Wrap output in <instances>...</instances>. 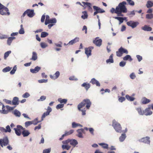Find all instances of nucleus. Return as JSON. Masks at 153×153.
Wrapping results in <instances>:
<instances>
[{
    "label": "nucleus",
    "mask_w": 153,
    "mask_h": 153,
    "mask_svg": "<svg viewBox=\"0 0 153 153\" xmlns=\"http://www.w3.org/2000/svg\"><path fill=\"white\" fill-rule=\"evenodd\" d=\"M20 27H21V28L19 31V33L20 34H23L25 33V31L24 30V29L23 28L22 25H20Z\"/></svg>",
    "instance_id": "09e8293b"
},
{
    "label": "nucleus",
    "mask_w": 153,
    "mask_h": 153,
    "mask_svg": "<svg viewBox=\"0 0 153 153\" xmlns=\"http://www.w3.org/2000/svg\"><path fill=\"white\" fill-rule=\"evenodd\" d=\"M113 54H112L109 56V58L108 59H107L106 60V62L107 63H113L114 62V60L113 59Z\"/></svg>",
    "instance_id": "bb28decb"
},
{
    "label": "nucleus",
    "mask_w": 153,
    "mask_h": 153,
    "mask_svg": "<svg viewBox=\"0 0 153 153\" xmlns=\"http://www.w3.org/2000/svg\"><path fill=\"white\" fill-rule=\"evenodd\" d=\"M41 69V68L38 66H36L34 69H31L30 71L33 73H36Z\"/></svg>",
    "instance_id": "6ab92c4d"
},
{
    "label": "nucleus",
    "mask_w": 153,
    "mask_h": 153,
    "mask_svg": "<svg viewBox=\"0 0 153 153\" xmlns=\"http://www.w3.org/2000/svg\"><path fill=\"white\" fill-rule=\"evenodd\" d=\"M126 24L128 26L131 27L133 28L136 27L139 24L138 22H134L132 21L127 22Z\"/></svg>",
    "instance_id": "9d476101"
},
{
    "label": "nucleus",
    "mask_w": 153,
    "mask_h": 153,
    "mask_svg": "<svg viewBox=\"0 0 153 153\" xmlns=\"http://www.w3.org/2000/svg\"><path fill=\"white\" fill-rule=\"evenodd\" d=\"M60 73L59 71H57L53 75H50L51 78L52 79H57L59 76Z\"/></svg>",
    "instance_id": "dca6fc26"
},
{
    "label": "nucleus",
    "mask_w": 153,
    "mask_h": 153,
    "mask_svg": "<svg viewBox=\"0 0 153 153\" xmlns=\"http://www.w3.org/2000/svg\"><path fill=\"white\" fill-rule=\"evenodd\" d=\"M2 8H0V14L2 15H9L10 14L8 9L3 5Z\"/></svg>",
    "instance_id": "6e6552de"
},
{
    "label": "nucleus",
    "mask_w": 153,
    "mask_h": 153,
    "mask_svg": "<svg viewBox=\"0 0 153 153\" xmlns=\"http://www.w3.org/2000/svg\"><path fill=\"white\" fill-rule=\"evenodd\" d=\"M82 13L83 14L81 16L82 18L84 19H87L88 17V16L87 11H82Z\"/></svg>",
    "instance_id": "2f4dec72"
},
{
    "label": "nucleus",
    "mask_w": 153,
    "mask_h": 153,
    "mask_svg": "<svg viewBox=\"0 0 153 153\" xmlns=\"http://www.w3.org/2000/svg\"><path fill=\"white\" fill-rule=\"evenodd\" d=\"M46 98V97L44 96H41L39 99L38 100V101H43L45 100Z\"/></svg>",
    "instance_id": "338daca9"
},
{
    "label": "nucleus",
    "mask_w": 153,
    "mask_h": 153,
    "mask_svg": "<svg viewBox=\"0 0 153 153\" xmlns=\"http://www.w3.org/2000/svg\"><path fill=\"white\" fill-rule=\"evenodd\" d=\"M71 146L68 145H63L62 146V148L63 149L69 150L71 148Z\"/></svg>",
    "instance_id": "e433bc0d"
},
{
    "label": "nucleus",
    "mask_w": 153,
    "mask_h": 153,
    "mask_svg": "<svg viewBox=\"0 0 153 153\" xmlns=\"http://www.w3.org/2000/svg\"><path fill=\"white\" fill-rule=\"evenodd\" d=\"M127 2L131 6H133L134 4V1L131 0H126Z\"/></svg>",
    "instance_id": "e2e57ef3"
},
{
    "label": "nucleus",
    "mask_w": 153,
    "mask_h": 153,
    "mask_svg": "<svg viewBox=\"0 0 153 153\" xmlns=\"http://www.w3.org/2000/svg\"><path fill=\"white\" fill-rule=\"evenodd\" d=\"M142 29L144 31H151L152 30L151 27H149L147 25H145L143 27H142Z\"/></svg>",
    "instance_id": "5701e85b"
},
{
    "label": "nucleus",
    "mask_w": 153,
    "mask_h": 153,
    "mask_svg": "<svg viewBox=\"0 0 153 153\" xmlns=\"http://www.w3.org/2000/svg\"><path fill=\"white\" fill-rule=\"evenodd\" d=\"M150 100L148 99L145 97H143L142 99L141 102L142 104H146L150 102Z\"/></svg>",
    "instance_id": "a211bd4d"
},
{
    "label": "nucleus",
    "mask_w": 153,
    "mask_h": 153,
    "mask_svg": "<svg viewBox=\"0 0 153 153\" xmlns=\"http://www.w3.org/2000/svg\"><path fill=\"white\" fill-rule=\"evenodd\" d=\"M141 142L146 143L149 144L150 142L149 138V137H146L142 138L141 140Z\"/></svg>",
    "instance_id": "412c9836"
},
{
    "label": "nucleus",
    "mask_w": 153,
    "mask_h": 153,
    "mask_svg": "<svg viewBox=\"0 0 153 153\" xmlns=\"http://www.w3.org/2000/svg\"><path fill=\"white\" fill-rule=\"evenodd\" d=\"M90 82L93 85L95 84L97 86H100V84L99 81L96 80L94 78L92 79Z\"/></svg>",
    "instance_id": "f3484780"
},
{
    "label": "nucleus",
    "mask_w": 153,
    "mask_h": 153,
    "mask_svg": "<svg viewBox=\"0 0 153 153\" xmlns=\"http://www.w3.org/2000/svg\"><path fill=\"white\" fill-rule=\"evenodd\" d=\"M123 59L124 60H128L130 62H131L132 60L133 59L129 55H126V56L123 58Z\"/></svg>",
    "instance_id": "7c9ffc66"
},
{
    "label": "nucleus",
    "mask_w": 153,
    "mask_h": 153,
    "mask_svg": "<svg viewBox=\"0 0 153 153\" xmlns=\"http://www.w3.org/2000/svg\"><path fill=\"white\" fill-rule=\"evenodd\" d=\"M33 55L32 58L30 59L31 60L34 61L36 60L37 59V53L35 52H33L32 53Z\"/></svg>",
    "instance_id": "72a5a7b5"
},
{
    "label": "nucleus",
    "mask_w": 153,
    "mask_h": 153,
    "mask_svg": "<svg viewBox=\"0 0 153 153\" xmlns=\"http://www.w3.org/2000/svg\"><path fill=\"white\" fill-rule=\"evenodd\" d=\"M82 3L84 4V5H86L88 7V10L90 11H92V8L91 7V4L89 2H85L83 1L82 2Z\"/></svg>",
    "instance_id": "a878e982"
},
{
    "label": "nucleus",
    "mask_w": 153,
    "mask_h": 153,
    "mask_svg": "<svg viewBox=\"0 0 153 153\" xmlns=\"http://www.w3.org/2000/svg\"><path fill=\"white\" fill-rule=\"evenodd\" d=\"M120 49V51H121L122 54L123 53H125L127 54L128 53V52L126 49L123 48L122 47H121Z\"/></svg>",
    "instance_id": "c03bdc74"
},
{
    "label": "nucleus",
    "mask_w": 153,
    "mask_h": 153,
    "mask_svg": "<svg viewBox=\"0 0 153 153\" xmlns=\"http://www.w3.org/2000/svg\"><path fill=\"white\" fill-rule=\"evenodd\" d=\"M19 98L17 97H14L12 101V105H18L19 104Z\"/></svg>",
    "instance_id": "2eb2a0df"
},
{
    "label": "nucleus",
    "mask_w": 153,
    "mask_h": 153,
    "mask_svg": "<svg viewBox=\"0 0 153 153\" xmlns=\"http://www.w3.org/2000/svg\"><path fill=\"white\" fill-rule=\"evenodd\" d=\"M126 137V134H122L119 137V140L120 142L123 141Z\"/></svg>",
    "instance_id": "4c0bfd02"
},
{
    "label": "nucleus",
    "mask_w": 153,
    "mask_h": 153,
    "mask_svg": "<svg viewBox=\"0 0 153 153\" xmlns=\"http://www.w3.org/2000/svg\"><path fill=\"white\" fill-rule=\"evenodd\" d=\"M13 113L16 116L18 117H19L21 115V113L19 111L17 110H15L13 112Z\"/></svg>",
    "instance_id": "79ce46f5"
},
{
    "label": "nucleus",
    "mask_w": 153,
    "mask_h": 153,
    "mask_svg": "<svg viewBox=\"0 0 153 153\" xmlns=\"http://www.w3.org/2000/svg\"><path fill=\"white\" fill-rule=\"evenodd\" d=\"M153 6V2L150 1H148L147 2L146 6L149 8Z\"/></svg>",
    "instance_id": "a19ab883"
},
{
    "label": "nucleus",
    "mask_w": 153,
    "mask_h": 153,
    "mask_svg": "<svg viewBox=\"0 0 153 153\" xmlns=\"http://www.w3.org/2000/svg\"><path fill=\"white\" fill-rule=\"evenodd\" d=\"M102 40L101 39H99V37L95 38L93 41V43L97 46L100 47L102 45Z\"/></svg>",
    "instance_id": "1a4fd4ad"
},
{
    "label": "nucleus",
    "mask_w": 153,
    "mask_h": 153,
    "mask_svg": "<svg viewBox=\"0 0 153 153\" xmlns=\"http://www.w3.org/2000/svg\"><path fill=\"white\" fill-rule=\"evenodd\" d=\"M91 104V102L89 99H85L83 100V101L78 105V109L79 110H81V108H83L86 105V108L88 109H89Z\"/></svg>",
    "instance_id": "f03ea898"
},
{
    "label": "nucleus",
    "mask_w": 153,
    "mask_h": 153,
    "mask_svg": "<svg viewBox=\"0 0 153 153\" xmlns=\"http://www.w3.org/2000/svg\"><path fill=\"white\" fill-rule=\"evenodd\" d=\"M51 151V149H45L43 150V153H50Z\"/></svg>",
    "instance_id": "6e6d98bb"
},
{
    "label": "nucleus",
    "mask_w": 153,
    "mask_h": 153,
    "mask_svg": "<svg viewBox=\"0 0 153 153\" xmlns=\"http://www.w3.org/2000/svg\"><path fill=\"white\" fill-rule=\"evenodd\" d=\"M15 37H9L7 40V44L8 45H11L13 40L15 39Z\"/></svg>",
    "instance_id": "cd10ccee"
},
{
    "label": "nucleus",
    "mask_w": 153,
    "mask_h": 153,
    "mask_svg": "<svg viewBox=\"0 0 153 153\" xmlns=\"http://www.w3.org/2000/svg\"><path fill=\"white\" fill-rule=\"evenodd\" d=\"M78 133L77 136L80 138H82V133H85V131L83 128L79 129L77 130Z\"/></svg>",
    "instance_id": "ddd939ff"
},
{
    "label": "nucleus",
    "mask_w": 153,
    "mask_h": 153,
    "mask_svg": "<svg viewBox=\"0 0 153 153\" xmlns=\"http://www.w3.org/2000/svg\"><path fill=\"white\" fill-rule=\"evenodd\" d=\"M64 104H60L57 105L56 106V108L57 109L61 108L64 107Z\"/></svg>",
    "instance_id": "5fc2aeb1"
},
{
    "label": "nucleus",
    "mask_w": 153,
    "mask_h": 153,
    "mask_svg": "<svg viewBox=\"0 0 153 153\" xmlns=\"http://www.w3.org/2000/svg\"><path fill=\"white\" fill-rule=\"evenodd\" d=\"M26 14H27V16L29 17H33L34 15V10L29 9H27L24 13L22 16L24 17Z\"/></svg>",
    "instance_id": "423d86ee"
},
{
    "label": "nucleus",
    "mask_w": 153,
    "mask_h": 153,
    "mask_svg": "<svg viewBox=\"0 0 153 153\" xmlns=\"http://www.w3.org/2000/svg\"><path fill=\"white\" fill-rule=\"evenodd\" d=\"M136 109L140 115H143L144 114V111L142 110L140 108H137Z\"/></svg>",
    "instance_id": "c9c22d12"
},
{
    "label": "nucleus",
    "mask_w": 153,
    "mask_h": 153,
    "mask_svg": "<svg viewBox=\"0 0 153 153\" xmlns=\"http://www.w3.org/2000/svg\"><path fill=\"white\" fill-rule=\"evenodd\" d=\"M99 144L100 146H101L104 149H108V144L104 143H99Z\"/></svg>",
    "instance_id": "f704fd0d"
},
{
    "label": "nucleus",
    "mask_w": 153,
    "mask_h": 153,
    "mask_svg": "<svg viewBox=\"0 0 153 153\" xmlns=\"http://www.w3.org/2000/svg\"><path fill=\"white\" fill-rule=\"evenodd\" d=\"M126 3L125 1H123L120 3L116 7V13L118 16H123V15L122 13H126L127 12V9L126 6Z\"/></svg>",
    "instance_id": "f257e3e1"
},
{
    "label": "nucleus",
    "mask_w": 153,
    "mask_h": 153,
    "mask_svg": "<svg viewBox=\"0 0 153 153\" xmlns=\"http://www.w3.org/2000/svg\"><path fill=\"white\" fill-rule=\"evenodd\" d=\"M12 69L11 68H10V67L8 66L7 67L4 68L2 70V71L3 72H8L10 71L11 69Z\"/></svg>",
    "instance_id": "37998d69"
},
{
    "label": "nucleus",
    "mask_w": 153,
    "mask_h": 153,
    "mask_svg": "<svg viewBox=\"0 0 153 153\" xmlns=\"http://www.w3.org/2000/svg\"><path fill=\"white\" fill-rule=\"evenodd\" d=\"M40 45L42 48H45L47 46V44L44 42H41L40 44Z\"/></svg>",
    "instance_id": "69168bd1"
},
{
    "label": "nucleus",
    "mask_w": 153,
    "mask_h": 153,
    "mask_svg": "<svg viewBox=\"0 0 153 153\" xmlns=\"http://www.w3.org/2000/svg\"><path fill=\"white\" fill-rule=\"evenodd\" d=\"M25 128H23L21 126L17 125L16 128H14L13 129L15 131V133L18 136H20L21 134V130H24Z\"/></svg>",
    "instance_id": "0eeeda50"
},
{
    "label": "nucleus",
    "mask_w": 153,
    "mask_h": 153,
    "mask_svg": "<svg viewBox=\"0 0 153 153\" xmlns=\"http://www.w3.org/2000/svg\"><path fill=\"white\" fill-rule=\"evenodd\" d=\"M30 96V94L28 92H26L22 95V97L23 98H27L28 97Z\"/></svg>",
    "instance_id": "680f3d73"
},
{
    "label": "nucleus",
    "mask_w": 153,
    "mask_h": 153,
    "mask_svg": "<svg viewBox=\"0 0 153 153\" xmlns=\"http://www.w3.org/2000/svg\"><path fill=\"white\" fill-rule=\"evenodd\" d=\"M52 108L50 106H48L47 108L46 112H44L42 116V120H43L45 117L49 115L50 113L52 111Z\"/></svg>",
    "instance_id": "9b49d317"
},
{
    "label": "nucleus",
    "mask_w": 153,
    "mask_h": 153,
    "mask_svg": "<svg viewBox=\"0 0 153 153\" xmlns=\"http://www.w3.org/2000/svg\"><path fill=\"white\" fill-rule=\"evenodd\" d=\"M58 100L61 104H65L66 103L67 100L66 99H62L61 98H59Z\"/></svg>",
    "instance_id": "c85d7f7f"
},
{
    "label": "nucleus",
    "mask_w": 153,
    "mask_h": 153,
    "mask_svg": "<svg viewBox=\"0 0 153 153\" xmlns=\"http://www.w3.org/2000/svg\"><path fill=\"white\" fill-rule=\"evenodd\" d=\"M80 126L81 127H82V126L81 125L76 123L75 122H74L72 123V127L73 128H75L77 126Z\"/></svg>",
    "instance_id": "ea45409f"
},
{
    "label": "nucleus",
    "mask_w": 153,
    "mask_h": 153,
    "mask_svg": "<svg viewBox=\"0 0 153 153\" xmlns=\"http://www.w3.org/2000/svg\"><path fill=\"white\" fill-rule=\"evenodd\" d=\"M126 100L124 97H120L119 98L118 100L119 102H122L123 101H124Z\"/></svg>",
    "instance_id": "774afa93"
},
{
    "label": "nucleus",
    "mask_w": 153,
    "mask_h": 153,
    "mask_svg": "<svg viewBox=\"0 0 153 153\" xmlns=\"http://www.w3.org/2000/svg\"><path fill=\"white\" fill-rule=\"evenodd\" d=\"M112 126L117 132L120 133L122 132V128L120 125L115 120L113 121Z\"/></svg>",
    "instance_id": "7ed1b4c3"
},
{
    "label": "nucleus",
    "mask_w": 153,
    "mask_h": 153,
    "mask_svg": "<svg viewBox=\"0 0 153 153\" xmlns=\"http://www.w3.org/2000/svg\"><path fill=\"white\" fill-rule=\"evenodd\" d=\"M9 140L7 137H5L3 138L0 139V145L2 147L9 145Z\"/></svg>",
    "instance_id": "39448f33"
},
{
    "label": "nucleus",
    "mask_w": 153,
    "mask_h": 153,
    "mask_svg": "<svg viewBox=\"0 0 153 153\" xmlns=\"http://www.w3.org/2000/svg\"><path fill=\"white\" fill-rule=\"evenodd\" d=\"M48 33L45 32H42L41 33V37L42 38H44L46 37L48 35Z\"/></svg>",
    "instance_id": "8fccbe9b"
},
{
    "label": "nucleus",
    "mask_w": 153,
    "mask_h": 153,
    "mask_svg": "<svg viewBox=\"0 0 153 153\" xmlns=\"http://www.w3.org/2000/svg\"><path fill=\"white\" fill-rule=\"evenodd\" d=\"M114 18L119 20L120 22V24L122 23L123 22L124 18L122 17H115Z\"/></svg>",
    "instance_id": "49530a36"
},
{
    "label": "nucleus",
    "mask_w": 153,
    "mask_h": 153,
    "mask_svg": "<svg viewBox=\"0 0 153 153\" xmlns=\"http://www.w3.org/2000/svg\"><path fill=\"white\" fill-rule=\"evenodd\" d=\"M23 130V131H22V134L23 137H27L30 134V133L28 130H25V129Z\"/></svg>",
    "instance_id": "473e14b6"
},
{
    "label": "nucleus",
    "mask_w": 153,
    "mask_h": 153,
    "mask_svg": "<svg viewBox=\"0 0 153 153\" xmlns=\"http://www.w3.org/2000/svg\"><path fill=\"white\" fill-rule=\"evenodd\" d=\"M130 77L131 79H134L135 78L136 76L134 73H132L130 74Z\"/></svg>",
    "instance_id": "0e129e2a"
},
{
    "label": "nucleus",
    "mask_w": 153,
    "mask_h": 153,
    "mask_svg": "<svg viewBox=\"0 0 153 153\" xmlns=\"http://www.w3.org/2000/svg\"><path fill=\"white\" fill-rule=\"evenodd\" d=\"M82 87H84L85 89L87 90L90 87V85L89 83H84L82 85Z\"/></svg>",
    "instance_id": "c756f323"
},
{
    "label": "nucleus",
    "mask_w": 153,
    "mask_h": 153,
    "mask_svg": "<svg viewBox=\"0 0 153 153\" xmlns=\"http://www.w3.org/2000/svg\"><path fill=\"white\" fill-rule=\"evenodd\" d=\"M79 41V38L78 37H76L74 39H73L70 41L67 45H72L76 43V42H78Z\"/></svg>",
    "instance_id": "b1692460"
},
{
    "label": "nucleus",
    "mask_w": 153,
    "mask_h": 153,
    "mask_svg": "<svg viewBox=\"0 0 153 153\" xmlns=\"http://www.w3.org/2000/svg\"><path fill=\"white\" fill-rule=\"evenodd\" d=\"M146 18L149 19L153 18V14L152 13L147 14L146 15Z\"/></svg>",
    "instance_id": "3c124183"
},
{
    "label": "nucleus",
    "mask_w": 153,
    "mask_h": 153,
    "mask_svg": "<svg viewBox=\"0 0 153 153\" xmlns=\"http://www.w3.org/2000/svg\"><path fill=\"white\" fill-rule=\"evenodd\" d=\"M6 131L5 132H10L11 131V130L10 128V127L9 126L7 125L6 127Z\"/></svg>",
    "instance_id": "13d9d810"
},
{
    "label": "nucleus",
    "mask_w": 153,
    "mask_h": 153,
    "mask_svg": "<svg viewBox=\"0 0 153 153\" xmlns=\"http://www.w3.org/2000/svg\"><path fill=\"white\" fill-rule=\"evenodd\" d=\"M93 48L94 47L92 46L89 47L88 48H85V53L88 57L90 56L91 55V51Z\"/></svg>",
    "instance_id": "f8f14e48"
},
{
    "label": "nucleus",
    "mask_w": 153,
    "mask_h": 153,
    "mask_svg": "<svg viewBox=\"0 0 153 153\" xmlns=\"http://www.w3.org/2000/svg\"><path fill=\"white\" fill-rule=\"evenodd\" d=\"M122 53L121 51H120V49L119 48L118 50V51L116 52L117 56L119 57H120L122 55Z\"/></svg>",
    "instance_id": "864d4df0"
},
{
    "label": "nucleus",
    "mask_w": 153,
    "mask_h": 153,
    "mask_svg": "<svg viewBox=\"0 0 153 153\" xmlns=\"http://www.w3.org/2000/svg\"><path fill=\"white\" fill-rule=\"evenodd\" d=\"M31 122H32V124H33L34 125H36L38 123L40 122V121H38V118H36L33 121H31Z\"/></svg>",
    "instance_id": "052dcab7"
},
{
    "label": "nucleus",
    "mask_w": 153,
    "mask_h": 153,
    "mask_svg": "<svg viewBox=\"0 0 153 153\" xmlns=\"http://www.w3.org/2000/svg\"><path fill=\"white\" fill-rule=\"evenodd\" d=\"M11 53V51H8L6 52L4 55V59H6L9 56L10 54Z\"/></svg>",
    "instance_id": "de8ad7c7"
},
{
    "label": "nucleus",
    "mask_w": 153,
    "mask_h": 153,
    "mask_svg": "<svg viewBox=\"0 0 153 153\" xmlns=\"http://www.w3.org/2000/svg\"><path fill=\"white\" fill-rule=\"evenodd\" d=\"M17 68L16 66H15L13 68V69L10 71V73L11 74H14Z\"/></svg>",
    "instance_id": "603ef678"
},
{
    "label": "nucleus",
    "mask_w": 153,
    "mask_h": 153,
    "mask_svg": "<svg viewBox=\"0 0 153 153\" xmlns=\"http://www.w3.org/2000/svg\"><path fill=\"white\" fill-rule=\"evenodd\" d=\"M126 97L127 100L131 101H132L135 99L134 97L130 96L128 94L126 95Z\"/></svg>",
    "instance_id": "58836bf2"
},
{
    "label": "nucleus",
    "mask_w": 153,
    "mask_h": 153,
    "mask_svg": "<svg viewBox=\"0 0 153 153\" xmlns=\"http://www.w3.org/2000/svg\"><path fill=\"white\" fill-rule=\"evenodd\" d=\"M74 131V130L73 129H72V130H70L69 131L65 132V134H64L65 135V136H68V135H69L70 134H71L73 133Z\"/></svg>",
    "instance_id": "a18cd8bd"
},
{
    "label": "nucleus",
    "mask_w": 153,
    "mask_h": 153,
    "mask_svg": "<svg viewBox=\"0 0 153 153\" xmlns=\"http://www.w3.org/2000/svg\"><path fill=\"white\" fill-rule=\"evenodd\" d=\"M152 114L149 107L146 108L144 111V114L146 116L150 115Z\"/></svg>",
    "instance_id": "4468645a"
},
{
    "label": "nucleus",
    "mask_w": 153,
    "mask_h": 153,
    "mask_svg": "<svg viewBox=\"0 0 153 153\" xmlns=\"http://www.w3.org/2000/svg\"><path fill=\"white\" fill-rule=\"evenodd\" d=\"M93 8L94 10H95L99 12V13H103L105 12V10L102 9H101L98 7L94 6H93Z\"/></svg>",
    "instance_id": "aec40b11"
},
{
    "label": "nucleus",
    "mask_w": 153,
    "mask_h": 153,
    "mask_svg": "<svg viewBox=\"0 0 153 153\" xmlns=\"http://www.w3.org/2000/svg\"><path fill=\"white\" fill-rule=\"evenodd\" d=\"M70 139H68L66 140H64L62 141V143L63 144H65L66 145H68V144L70 143Z\"/></svg>",
    "instance_id": "bf43d9fd"
},
{
    "label": "nucleus",
    "mask_w": 153,
    "mask_h": 153,
    "mask_svg": "<svg viewBox=\"0 0 153 153\" xmlns=\"http://www.w3.org/2000/svg\"><path fill=\"white\" fill-rule=\"evenodd\" d=\"M56 22V20L55 18L53 19H49L48 22L47 20L45 21V24L47 25L48 24L52 23H55Z\"/></svg>",
    "instance_id": "4be33fe9"
},
{
    "label": "nucleus",
    "mask_w": 153,
    "mask_h": 153,
    "mask_svg": "<svg viewBox=\"0 0 153 153\" xmlns=\"http://www.w3.org/2000/svg\"><path fill=\"white\" fill-rule=\"evenodd\" d=\"M32 124V123L31 121H27L25 123V126L26 127H27Z\"/></svg>",
    "instance_id": "4d7b16f0"
},
{
    "label": "nucleus",
    "mask_w": 153,
    "mask_h": 153,
    "mask_svg": "<svg viewBox=\"0 0 153 153\" xmlns=\"http://www.w3.org/2000/svg\"><path fill=\"white\" fill-rule=\"evenodd\" d=\"M15 107L16 106L10 107L9 105H4V108L1 110V113L4 114H7L10 111L13 110Z\"/></svg>",
    "instance_id": "20e7f679"
},
{
    "label": "nucleus",
    "mask_w": 153,
    "mask_h": 153,
    "mask_svg": "<svg viewBox=\"0 0 153 153\" xmlns=\"http://www.w3.org/2000/svg\"><path fill=\"white\" fill-rule=\"evenodd\" d=\"M70 144L74 147L78 144V142L75 139H70Z\"/></svg>",
    "instance_id": "393cba45"
}]
</instances>
